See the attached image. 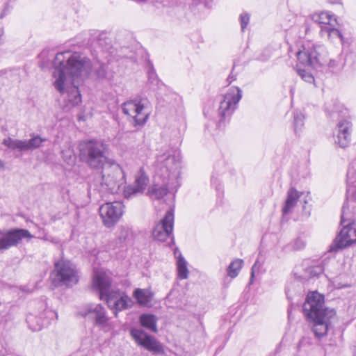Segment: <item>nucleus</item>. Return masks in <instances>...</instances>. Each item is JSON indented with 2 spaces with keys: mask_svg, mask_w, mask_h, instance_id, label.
Listing matches in <instances>:
<instances>
[{
  "mask_svg": "<svg viewBox=\"0 0 356 356\" xmlns=\"http://www.w3.org/2000/svg\"><path fill=\"white\" fill-rule=\"evenodd\" d=\"M271 56V53L270 50L265 49L258 57L257 60L265 62L269 59V58Z\"/></svg>",
  "mask_w": 356,
  "mask_h": 356,
  "instance_id": "38",
  "label": "nucleus"
},
{
  "mask_svg": "<svg viewBox=\"0 0 356 356\" xmlns=\"http://www.w3.org/2000/svg\"><path fill=\"white\" fill-rule=\"evenodd\" d=\"M92 283L94 288L99 292V299L105 300L108 307L114 308L116 311L128 308L129 302H131V298L119 290L111 289V280L105 272H95Z\"/></svg>",
  "mask_w": 356,
  "mask_h": 356,
  "instance_id": "5",
  "label": "nucleus"
},
{
  "mask_svg": "<svg viewBox=\"0 0 356 356\" xmlns=\"http://www.w3.org/2000/svg\"><path fill=\"white\" fill-rule=\"evenodd\" d=\"M300 195V193L294 188H291L289 190L287 193V197L282 209V213L284 215L288 214L291 211L293 208L296 206Z\"/></svg>",
  "mask_w": 356,
  "mask_h": 356,
  "instance_id": "23",
  "label": "nucleus"
},
{
  "mask_svg": "<svg viewBox=\"0 0 356 356\" xmlns=\"http://www.w3.org/2000/svg\"><path fill=\"white\" fill-rule=\"evenodd\" d=\"M305 116L300 111H296L293 114V127L296 134H298L304 126Z\"/></svg>",
  "mask_w": 356,
  "mask_h": 356,
  "instance_id": "32",
  "label": "nucleus"
},
{
  "mask_svg": "<svg viewBox=\"0 0 356 356\" xmlns=\"http://www.w3.org/2000/svg\"><path fill=\"white\" fill-rule=\"evenodd\" d=\"M54 85L56 89H79L91 81L103 79L105 65L97 60L94 63L79 52L58 53L53 61Z\"/></svg>",
  "mask_w": 356,
  "mask_h": 356,
  "instance_id": "1",
  "label": "nucleus"
},
{
  "mask_svg": "<svg viewBox=\"0 0 356 356\" xmlns=\"http://www.w3.org/2000/svg\"><path fill=\"white\" fill-rule=\"evenodd\" d=\"M297 56L300 63L305 67L318 69L323 66H327L332 73L341 72L346 60V58H343L341 56L336 58L328 59L326 48L323 45L316 44L307 47L303 46V50L300 51Z\"/></svg>",
  "mask_w": 356,
  "mask_h": 356,
  "instance_id": "3",
  "label": "nucleus"
},
{
  "mask_svg": "<svg viewBox=\"0 0 356 356\" xmlns=\"http://www.w3.org/2000/svg\"><path fill=\"white\" fill-rule=\"evenodd\" d=\"M354 223L344 225L338 236L334 240L330 248L331 251H337L356 243V228Z\"/></svg>",
  "mask_w": 356,
  "mask_h": 356,
  "instance_id": "18",
  "label": "nucleus"
},
{
  "mask_svg": "<svg viewBox=\"0 0 356 356\" xmlns=\"http://www.w3.org/2000/svg\"><path fill=\"white\" fill-rule=\"evenodd\" d=\"M146 70L147 74V84L149 89L161 88L164 86V83L159 79L153 64L150 62V60L147 61Z\"/></svg>",
  "mask_w": 356,
  "mask_h": 356,
  "instance_id": "22",
  "label": "nucleus"
},
{
  "mask_svg": "<svg viewBox=\"0 0 356 356\" xmlns=\"http://www.w3.org/2000/svg\"><path fill=\"white\" fill-rule=\"evenodd\" d=\"M82 316L91 320L94 325L104 332L114 328L106 309L101 304H88L85 306Z\"/></svg>",
  "mask_w": 356,
  "mask_h": 356,
  "instance_id": "10",
  "label": "nucleus"
},
{
  "mask_svg": "<svg viewBox=\"0 0 356 356\" xmlns=\"http://www.w3.org/2000/svg\"><path fill=\"white\" fill-rule=\"evenodd\" d=\"M97 44L102 49V51H108L111 45V39L106 33H101L97 38Z\"/></svg>",
  "mask_w": 356,
  "mask_h": 356,
  "instance_id": "30",
  "label": "nucleus"
},
{
  "mask_svg": "<svg viewBox=\"0 0 356 356\" xmlns=\"http://www.w3.org/2000/svg\"><path fill=\"white\" fill-rule=\"evenodd\" d=\"M102 181L99 186H94V191H97L100 197L106 193H118L121 186L126 183V175L122 168L111 159L101 168Z\"/></svg>",
  "mask_w": 356,
  "mask_h": 356,
  "instance_id": "6",
  "label": "nucleus"
},
{
  "mask_svg": "<svg viewBox=\"0 0 356 356\" xmlns=\"http://www.w3.org/2000/svg\"><path fill=\"white\" fill-rule=\"evenodd\" d=\"M234 89L238 90V89H240V88H239L238 86H235V87H234Z\"/></svg>",
  "mask_w": 356,
  "mask_h": 356,
  "instance_id": "47",
  "label": "nucleus"
},
{
  "mask_svg": "<svg viewBox=\"0 0 356 356\" xmlns=\"http://www.w3.org/2000/svg\"><path fill=\"white\" fill-rule=\"evenodd\" d=\"M177 266L179 277L181 280L186 279L188 274L187 262L181 254L178 257Z\"/></svg>",
  "mask_w": 356,
  "mask_h": 356,
  "instance_id": "29",
  "label": "nucleus"
},
{
  "mask_svg": "<svg viewBox=\"0 0 356 356\" xmlns=\"http://www.w3.org/2000/svg\"><path fill=\"white\" fill-rule=\"evenodd\" d=\"M312 19L314 22L318 24L320 27L325 25H330L331 24V16L327 13H316L312 16Z\"/></svg>",
  "mask_w": 356,
  "mask_h": 356,
  "instance_id": "28",
  "label": "nucleus"
},
{
  "mask_svg": "<svg viewBox=\"0 0 356 356\" xmlns=\"http://www.w3.org/2000/svg\"><path fill=\"white\" fill-rule=\"evenodd\" d=\"M243 261L241 259H236L234 260L227 267V272L228 276H229L232 278L236 277L242 266H243Z\"/></svg>",
  "mask_w": 356,
  "mask_h": 356,
  "instance_id": "27",
  "label": "nucleus"
},
{
  "mask_svg": "<svg viewBox=\"0 0 356 356\" xmlns=\"http://www.w3.org/2000/svg\"><path fill=\"white\" fill-rule=\"evenodd\" d=\"M130 334L138 345L143 346L153 354L163 353V346L160 342L144 330L133 328L130 330Z\"/></svg>",
  "mask_w": 356,
  "mask_h": 356,
  "instance_id": "17",
  "label": "nucleus"
},
{
  "mask_svg": "<svg viewBox=\"0 0 356 356\" xmlns=\"http://www.w3.org/2000/svg\"><path fill=\"white\" fill-rule=\"evenodd\" d=\"M6 78L8 79L13 83L19 82L20 70L19 69L10 70L6 74Z\"/></svg>",
  "mask_w": 356,
  "mask_h": 356,
  "instance_id": "34",
  "label": "nucleus"
},
{
  "mask_svg": "<svg viewBox=\"0 0 356 356\" xmlns=\"http://www.w3.org/2000/svg\"><path fill=\"white\" fill-rule=\"evenodd\" d=\"M123 204L120 202H106L99 209V215L106 227H113L123 214Z\"/></svg>",
  "mask_w": 356,
  "mask_h": 356,
  "instance_id": "14",
  "label": "nucleus"
},
{
  "mask_svg": "<svg viewBox=\"0 0 356 356\" xmlns=\"http://www.w3.org/2000/svg\"><path fill=\"white\" fill-rule=\"evenodd\" d=\"M324 296L316 291L310 292L302 306L305 315L313 323L312 331L316 337L321 339L327 333L332 319L336 312L324 305Z\"/></svg>",
  "mask_w": 356,
  "mask_h": 356,
  "instance_id": "2",
  "label": "nucleus"
},
{
  "mask_svg": "<svg viewBox=\"0 0 356 356\" xmlns=\"http://www.w3.org/2000/svg\"><path fill=\"white\" fill-rule=\"evenodd\" d=\"M79 120H83V117L79 116Z\"/></svg>",
  "mask_w": 356,
  "mask_h": 356,
  "instance_id": "46",
  "label": "nucleus"
},
{
  "mask_svg": "<svg viewBox=\"0 0 356 356\" xmlns=\"http://www.w3.org/2000/svg\"><path fill=\"white\" fill-rule=\"evenodd\" d=\"M8 10V6L7 5V6H6V8L3 9V12H2V13L1 14V15H0V18H3V17L6 15V12H7Z\"/></svg>",
  "mask_w": 356,
  "mask_h": 356,
  "instance_id": "43",
  "label": "nucleus"
},
{
  "mask_svg": "<svg viewBox=\"0 0 356 356\" xmlns=\"http://www.w3.org/2000/svg\"><path fill=\"white\" fill-rule=\"evenodd\" d=\"M157 168L162 171V176L164 179H175L177 171L180 168L181 159L179 155H172L165 152L158 155L156 159Z\"/></svg>",
  "mask_w": 356,
  "mask_h": 356,
  "instance_id": "12",
  "label": "nucleus"
},
{
  "mask_svg": "<svg viewBox=\"0 0 356 356\" xmlns=\"http://www.w3.org/2000/svg\"><path fill=\"white\" fill-rule=\"evenodd\" d=\"M241 90H231L223 95L220 101L218 109L220 120L218 126L229 119L236 108V105L242 97Z\"/></svg>",
  "mask_w": 356,
  "mask_h": 356,
  "instance_id": "11",
  "label": "nucleus"
},
{
  "mask_svg": "<svg viewBox=\"0 0 356 356\" xmlns=\"http://www.w3.org/2000/svg\"><path fill=\"white\" fill-rule=\"evenodd\" d=\"M139 321L142 327L152 332H157V318L154 314H143L140 316Z\"/></svg>",
  "mask_w": 356,
  "mask_h": 356,
  "instance_id": "25",
  "label": "nucleus"
},
{
  "mask_svg": "<svg viewBox=\"0 0 356 356\" xmlns=\"http://www.w3.org/2000/svg\"><path fill=\"white\" fill-rule=\"evenodd\" d=\"M259 266H258V261H257L254 264V265L252 266V269H251V275H250V284H252V282H253V279H254L255 273L259 271Z\"/></svg>",
  "mask_w": 356,
  "mask_h": 356,
  "instance_id": "40",
  "label": "nucleus"
},
{
  "mask_svg": "<svg viewBox=\"0 0 356 356\" xmlns=\"http://www.w3.org/2000/svg\"><path fill=\"white\" fill-rule=\"evenodd\" d=\"M343 222H344V219H343V216L342 215L341 219V224H343Z\"/></svg>",
  "mask_w": 356,
  "mask_h": 356,
  "instance_id": "44",
  "label": "nucleus"
},
{
  "mask_svg": "<svg viewBox=\"0 0 356 356\" xmlns=\"http://www.w3.org/2000/svg\"><path fill=\"white\" fill-rule=\"evenodd\" d=\"M92 185H90V186L89 191H88V193H89V194H91V189H92Z\"/></svg>",
  "mask_w": 356,
  "mask_h": 356,
  "instance_id": "45",
  "label": "nucleus"
},
{
  "mask_svg": "<svg viewBox=\"0 0 356 356\" xmlns=\"http://www.w3.org/2000/svg\"><path fill=\"white\" fill-rule=\"evenodd\" d=\"M334 136H335V143L340 147H346L350 142L351 137H346V135L339 134L338 131H334Z\"/></svg>",
  "mask_w": 356,
  "mask_h": 356,
  "instance_id": "33",
  "label": "nucleus"
},
{
  "mask_svg": "<svg viewBox=\"0 0 356 356\" xmlns=\"http://www.w3.org/2000/svg\"><path fill=\"white\" fill-rule=\"evenodd\" d=\"M133 296L140 305L146 306L151 302L153 293L148 290L138 288L134 291Z\"/></svg>",
  "mask_w": 356,
  "mask_h": 356,
  "instance_id": "26",
  "label": "nucleus"
},
{
  "mask_svg": "<svg viewBox=\"0 0 356 356\" xmlns=\"http://www.w3.org/2000/svg\"><path fill=\"white\" fill-rule=\"evenodd\" d=\"M172 191L173 188L169 186L168 183H166L163 184L162 186H159L158 184L153 185L152 188L148 191V193L151 198L160 200L165 196L168 193Z\"/></svg>",
  "mask_w": 356,
  "mask_h": 356,
  "instance_id": "24",
  "label": "nucleus"
},
{
  "mask_svg": "<svg viewBox=\"0 0 356 356\" xmlns=\"http://www.w3.org/2000/svg\"><path fill=\"white\" fill-rule=\"evenodd\" d=\"M174 213L172 210L168 211L164 217L153 228L152 236L154 240L164 242L168 238L172 240Z\"/></svg>",
  "mask_w": 356,
  "mask_h": 356,
  "instance_id": "15",
  "label": "nucleus"
},
{
  "mask_svg": "<svg viewBox=\"0 0 356 356\" xmlns=\"http://www.w3.org/2000/svg\"><path fill=\"white\" fill-rule=\"evenodd\" d=\"M129 236V229L127 228L122 227L120 229V230L118 234V238L120 243H124L127 241Z\"/></svg>",
  "mask_w": 356,
  "mask_h": 356,
  "instance_id": "37",
  "label": "nucleus"
},
{
  "mask_svg": "<svg viewBox=\"0 0 356 356\" xmlns=\"http://www.w3.org/2000/svg\"><path fill=\"white\" fill-rule=\"evenodd\" d=\"M297 72L305 81L312 83L314 81L313 75L307 72L306 69L298 68Z\"/></svg>",
  "mask_w": 356,
  "mask_h": 356,
  "instance_id": "35",
  "label": "nucleus"
},
{
  "mask_svg": "<svg viewBox=\"0 0 356 356\" xmlns=\"http://www.w3.org/2000/svg\"><path fill=\"white\" fill-rule=\"evenodd\" d=\"M324 271V267L322 264H318L308 267L305 270V273L309 278L318 277Z\"/></svg>",
  "mask_w": 356,
  "mask_h": 356,
  "instance_id": "31",
  "label": "nucleus"
},
{
  "mask_svg": "<svg viewBox=\"0 0 356 356\" xmlns=\"http://www.w3.org/2000/svg\"><path fill=\"white\" fill-rule=\"evenodd\" d=\"M305 245V242L301 238H296L293 243V247L295 250H300Z\"/></svg>",
  "mask_w": 356,
  "mask_h": 356,
  "instance_id": "39",
  "label": "nucleus"
},
{
  "mask_svg": "<svg viewBox=\"0 0 356 356\" xmlns=\"http://www.w3.org/2000/svg\"><path fill=\"white\" fill-rule=\"evenodd\" d=\"M320 33L322 37H325L330 41L333 42L336 39H339L342 45L350 44L349 40L344 38L341 33L332 24L322 26Z\"/></svg>",
  "mask_w": 356,
  "mask_h": 356,
  "instance_id": "20",
  "label": "nucleus"
},
{
  "mask_svg": "<svg viewBox=\"0 0 356 356\" xmlns=\"http://www.w3.org/2000/svg\"><path fill=\"white\" fill-rule=\"evenodd\" d=\"M149 102L147 99L136 98L122 104V111L130 117V122L134 127L142 126L149 115Z\"/></svg>",
  "mask_w": 356,
  "mask_h": 356,
  "instance_id": "7",
  "label": "nucleus"
},
{
  "mask_svg": "<svg viewBox=\"0 0 356 356\" xmlns=\"http://www.w3.org/2000/svg\"><path fill=\"white\" fill-rule=\"evenodd\" d=\"M1 234L0 252L12 247L17 246L23 238L31 239L33 237L29 230L19 228L1 232Z\"/></svg>",
  "mask_w": 356,
  "mask_h": 356,
  "instance_id": "13",
  "label": "nucleus"
},
{
  "mask_svg": "<svg viewBox=\"0 0 356 356\" xmlns=\"http://www.w3.org/2000/svg\"><path fill=\"white\" fill-rule=\"evenodd\" d=\"M65 106L70 108L81 102L80 90H59Z\"/></svg>",
  "mask_w": 356,
  "mask_h": 356,
  "instance_id": "21",
  "label": "nucleus"
},
{
  "mask_svg": "<svg viewBox=\"0 0 356 356\" xmlns=\"http://www.w3.org/2000/svg\"><path fill=\"white\" fill-rule=\"evenodd\" d=\"M250 16L247 13H243L240 15L239 20L241 31L243 32L250 22Z\"/></svg>",
  "mask_w": 356,
  "mask_h": 356,
  "instance_id": "36",
  "label": "nucleus"
},
{
  "mask_svg": "<svg viewBox=\"0 0 356 356\" xmlns=\"http://www.w3.org/2000/svg\"><path fill=\"white\" fill-rule=\"evenodd\" d=\"M52 282L55 286L76 284L79 278L74 266L69 261L60 260L54 264V270L51 273Z\"/></svg>",
  "mask_w": 356,
  "mask_h": 356,
  "instance_id": "8",
  "label": "nucleus"
},
{
  "mask_svg": "<svg viewBox=\"0 0 356 356\" xmlns=\"http://www.w3.org/2000/svg\"><path fill=\"white\" fill-rule=\"evenodd\" d=\"M109 145L103 139H85L78 145L79 157L91 169L99 170L108 161Z\"/></svg>",
  "mask_w": 356,
  "mask_h": 356,
  "instance_id": "4",
  "label": "nucleus"
},
{
  "mask_svg": "<svg viewBox=\"0 0 356 356\" xmlns=\"http://www.w3.org/2000/svg\"><path fill=\"white\" fill-rule=\"evenodd\" d=\"M233 68H234V67ZM233 71H234V69H232L231 74H229V76H228V78L227 79V81L228 82L227 86H229L236 79V75H234Z\"/></svg>",
  "mask_w": 356,
  "mask_h": 356,
  "instance_id": "42",
  "label": "nucleus"
},
{
  "mask_svg": "<svg viewBox=\"0 0 356 356\" xmlns=\"http://www.w3.org/2000/svg\"><path fill=\"white\" fill-rule=\"evenodd\" d=\"M33 318V316H28V317H27V318H26V321H27V323H29V325L30 328H31L33 331H38V330H41V327H40V326H38V327H32V325H31V322L32 321Z\"/></svg>",
  "mask_w": 356,
  "mask_h": 356,
  "instance_id": "41",
  "label": "nucleus"
},
{
  "mask_svg": "<svg viewBox=\"0 0 356 356\" xmlns=\"http://www.w3.org/2000/svg\"><path fill=\"white\" fill-rule=\"evenodd\" d=\"M325 110L331 118L339 120L335 129L339 134L351 137L352 123L346 119L348 115V111L343 105L337 101L332 104L327 102L325 104Z\"/></svg>",
  "mask_w": 356,
  "mask_h": 356,
  "instance_id": "9",
  "label": "nucleus"
},
{
  "mask_svg": "<svg viewBox=\"0 0 356 356\" xmlns=\"http://www.w3.org/2000/svg\"><path fill=\"white\" fill-rule=\"evenodd\" d=\"M149 183V177L143 168H140L136 175L133 184L126 186L124 189V196L127 199H131L138 194H141L145 190Z\"/></svg>",
  "mask_w": 356,
  "mask_h": 356,
  "instance_id": "19",
  "label": "nucleus"
},
{
  "mask_svg": "<svg viewBox=\"0 0 356 356\" xmlns=\"http://www.w3.org/2000/svg\"><path fill=\"white\" fill-rule=\"evenodd\" d=\"M44 141H46V138H42L37 135L33 136L29 140H18L9 137L5 138L2 144L14 152H23L33 151L39 148Z\"/></svg>",
  "mask_w": 356,
  "mask_h": 356,
  "instance_id": "16",
  "label": "nucleus"
}]
</instances>
